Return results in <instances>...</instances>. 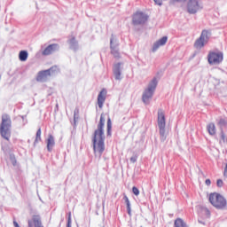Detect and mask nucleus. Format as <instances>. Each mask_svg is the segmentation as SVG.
Here are the masks:
<instances>
[{"instance_id":"obj_14","label":"nucleus","mask_w":227,"mask_h":227,"mask_svg":"<svg viewBox=\"0 0 227 227\" xmlns=\"http://www.w3.org/2000/svg\"><path fill=\"white\" fill-rule=\"evenodd\" d=\"M46 143L48 152H52V148H54V145H56V142L54 141V137L52 135H49Z\"/></svg>"},{"instance_id":"obj_10","label":"nucleus","mask_w":227,"mask_h":227,"mask_svg":"<svg viewBox=\"0 0 227 227\" xmlns=\"http://www.w3.org/2000/svg\"><path fill=\"white\" fill-rule=\"evenodd\" d=\"M107 97V90L106 89H102L98 96V106L99 109L104 107V102H106V98Z\"/></svg>"},{"instance_id":"obj_13","label":"nucleus","mask_w":227,"mask_h":227,"mask_svg":"<svg viewBox=\"0 0 227 227\" xmlns=\"http://www.w3.org/2000/svg\"><path fill=\"white\" fill-rule=\"evenodd\" d=\"M121 63H117L114 66V75L117 81H120L121 79Z\"/></svg>"},{"instance_id":"obj_9","label":"nucleus","mask_w":227,"mask_h":227,"mask_svg":"<svg viewBox=\"0 0 227 227\" xmlns=\"http://www.w3.org/2000/svg\"><path fill=\"white\" fill-rule=\"evenodd\" d=\"M148 20V15L145 14L142 12H137L133 14L132 22L134 26H139L145 24Z\"/></svg>"},{"instance_id":"obj_4","label":"nucleus","mask_w":227,"mask_h":227,"mask_svg":"<svg viewBox=\"0 0 227 227\" xmlns=\"http://www.w3.org/2000/svg\"><path fill=\"white\" fill-rule=\"evenodd\" d=\"M158 127L161 141H166V114L162 110L158 111Z\"/></svg>"},{"instance_id":"obj_19","label":"nucleus","mask_w":227,"mask_h":227,"mask_svg":"<svg viewBox=\"0 0 227 227\" xmlns=\"http://www.w3.org/2000/svg\"><path fill=\"white\" fill-rule=\"evenodd\" d=\"M175 227H187V224L184 223V220L177 218L175 221Z\"/></svg>"},{"instance_id":"obj_11","label":"nucleus","mask_w":227,"mask_h":227,"mask_svg":"<svg viewBox=\"0 0 227 227\" xmlns=\"http://www.w3.org/2000/svg\"><path fill=\"white\" fill-rule=\"evenodd\" d=\"M51 69H47V70L39 72L36 76V81H38L39 82H42L43 81H45V79H47L48 77H51Z\"/></svg>"},{"instance_id":"obj_33","label":"nucleus","mask_w":227,"mask_h":227,"mask_svg":"<svg viewBox=\"0 0 227 227\" xmlns=\"http://www.w3.org/2000/svg\"><path fill=\"white\" fill-rule=\"evenodd\" d=\"M176 1L177 3H184V1H187V0H175Z\"/></svg>"},{"instance_id":"obj_16","label":"nucleus","mask_w":227,"mask_h":227,"mask_svg":"<svg viewBox=\"0 0 227 227\" xmlns=\"http://www.w3.org/2000/svg\"><path fill=\"white\" fill-rule=\"evenodd\" d=\"M111 43V54H113L114 58L120 59V52L118 51V49L116 46H113V39L110 41Z\"/></svg>"},{"instance_id":"obj_31","label":"nucleus","mask_w":227,"mask_h":227,"mask_svg":"<svg viewBox=\"0 0 227 227\" xmlns=\"http://www.w3.org/2000/svg\"><path fill=\"white\" fill-rule=\"evenodd\" d=\"M12 164H13L14 166H17V160L12 159Z\"/></svg>"},{"instance_id":"obj_22","label":"nucleus","mask_w":227,"mask_h":227,"mask_svg":"<svg viewBox=\"0 0 227 227\" xmlns=\"http://www.w3.org/2000/svg\"><path fill=\"white\" fill-rule=\"evenodd\" d=\"M67 227H72V212L68 213V218H67Z\"/></svg>"},{"instance_id":"obj_25","label":"nucleus","mask_w":227,"mask_h":227,"mask_svg":"<svg viewBox=\"0 0 227 227\" xmlns=\"http://www.w3.org/2000/svg\"><path fill=\"white\" fill-rule=\"evenodd\" d=\"M124 200L126 203V207H129V205H130V200H129V197H127V195H124Z\"/></svg>"},{"instance_id":"obj_23","label":"nucleus","mask_w":227,"mask_h":227,"mask_svg":"<svg viewBox=\"0 0 227 227\" xmlns=\"http://www.w3.org/2000/svg\"><path fill=\"white\" fill-rule=\"evenodd\" d=\"M226 120L224 119H220L219 121H218V125H220V127H226Z\"/></svg>"},{"instance_id":"obj_32","label":"nucleus","mask_w":227,"mask_h":227,"mask_svg":"<svg viewBox=\"0 0 227 227\" xmlns=\"http://www.w3.org/2000/svg\"><path fill=\"white\" fill-rule=\"evenodd\" d=\"M13 225L15 226V227H20V226H19V223H17V222H13Z\"/></svg>"},{"instance_id":"obj_17","label":"nucleus","mask_w":227,"mask_h":227,"mask_svg":"<svg viewBox=\"0 0 227 227\" xmlns=\"http://www.w3.org/2000/svg\"><path fill=\"white\" fill-rule=\"evenodd\" d=\"M207 132L210 134V136L215 135V124L209 123L207 125Z\"/></svg>"},{"instance_id":"obj_27","label":"nucleus","mask_w":227,"mask_h":227,"mask_svg":"<svg viewBox=\"0 0 227 227\" xmlns=\"http://www.w3.org/2000/svg\"><path fill=\"white\" fill-rule=\"evenodd\" d=\"M155 4H158V6H162V0H153Z\"/></svg>"},{"instance_id":"obj_28","label":"nucleus","mask_w":227,"mask_h":227,"mask_svg":"<svg viewBox=\"0 0 227 227\" xmlns=\"http://www.w3.org/2000/svg\"><path fill=\"white\" fill-rule=\"evenodd\" d=\"M137 156H133V157L130 158V161L133 162V163L137 162Z\"/></svg>"},{"instance_id":"obj_29","label":"nucleus","mask_w":227,"mask_h":227,"mask_svg":"<svg viewBox=\"0 0 227 227\" xmlns=\"http://www.w3.org/2000/svg\"><path fill=\"white\" fill-rule=\"evenodd\" d=\"M127 210H128L129 215H131L130 204H129V206H127Z\"/></svg>"},{"instance_id":"obj_7","label":"nucleus","mask_w":227,"mask_h":227,"mask_svg":"<svg viewBox=\"0 0 227 227\" xmlns=\"http://www.w3.org/2000/svg\"><path fill=\"white\" fill-rule=\"evenodd\" d=\"M223 59V52L221 51H209L207 54V61L209 65H219Z\"/></svg>"},{"instance_id":"obj_1","label":"nucleus","mask_w":227,"mask_h":227,"mask_svg":"<svg viewBox=\"0 0 227 227\" xmlns=\"http://www.w3.org/2000/svg\"><path fill=\"white\" fill-rule=\"evenodd\" d=\"M106 123V118L104 117V114H101L99 123L98 124V129L94 132L92 143H93V150L96 157H102V153H104V150H106V136L104 135V125Z\"/></svg>"},{"instance_id":"obj_6","label":"nucleus","mask_w":227,"mask_h":227,"mask_svg":"<svg viewBox=\"0 0 227 227\" xmlns=\"http://www.w3.org/2000/svg\"><path fill=\"white\" fill-rule=\"evenodd\" d=\"M157 88V78H153L151 82L149 83L148 88L145 90L143 94V102L145 104H148L150 98L153 97V93L155 91V89Z\"/></svg>"},{"instance_id":"obj_5","label":"nucleus","mask_w":227,"mask_h":227,"mask_svg":"<svg viewBox=\"0 0 227 227\" xmlns=\"http://www.w3.org/2000/svg\"><path fill=\"white\" fill-rule=\"evenodd\" d=\"M210 35H212L210 30H202L200 36L194 43L195 49H203L205 44L208 43V41L210 40Z\"/></svg>"},{"instance_id":"obj_12","label":"nucleus","mask_w":227,"mask_h":227,"mask_svg":"<svg viewBox=\"0 0 227 227\" xmlns=\"http://www.w3.org/2000/svg\"><path fill=\"white\" fill-rule=\"evenodd\" d=\"M58 44H50L48 47L43 51V56H49L52 54V52H56L58 51Z\"/></svg>"},{"instance_id":"obj_8","label":"nucleus","mask_w":227,"mask_h":227,"mask_svg":"<svg viewBox=\"0 0 227 227\" xmlns=\"http://www.w3.org/2000/svg\"><path fill=\"white\" fill-rule=\"evenodd\" d=\"M203 8L201 0H189L187 4V10L189 13H197Z\"/></svg>"},{"instance_id":"obj_2","label":"nucleus","mask_w":227,"mask_h":227,"mask_svg":"<svg viewBox=\"0 0 227 227\" xmlns=\"http://www.w3.org/2000/svg\"><path fill=\"white\" fill-rule=\"evenodd\" d=\"M10 129H12V119H10V115H2L0 134L4 139H6V141H10V137H12V132L10 131Z\"/></svg>"},{"instance_id":"obj_30","label":"nucleus","mask_w":227,"mask_h":227,"mask_svg":"<svg viewBox=\"0 0 227 227\" xmlns=\"http://www.w3.org/2000/svg\"><path fill=\"white\" fill-rule=\"evenodd\" d=\"M205 184L206 185H210V184H212V181H210V179H206Z\"/></svg>"},{"instance_id":"obj_15","label":"nucleus","mask_w":227,"mask_h":227,"mask_svg":"<svg viewBox=\"0 0 227 227\" xmlns=\"http://www.w3.org/2000/svg\"><path fill=\"white\" fill-rule=\"evenodd\" d=\"M168 43V36H163L162 38H160V40H158L154 45H153V51H156L159 49V47L162 46V45H166V43Z\"/></svg>"},{"instance_id":"obj_24","label":"nucleus","mask_w":227,"mask_h":227,"mask_svg":"<svg viewBox=\"0 0 227 227\" xmlns=\"http://www.w3.org/2000/svg\"><path fill=\"white\" fill-rule=\"evenodd\" d=\"M132 192H133V194H135V196H137L139 194V189H137V187H136V186H133Z\"/></svg>"},{"instance_id":"obj_3","label":"nucleus","mask_w":227,"mask_h":227,"mask_svg":"<svg viewBox=\"0 0 227 227\" xmlns=\"http://www.w3.org/2000/svg\"><path fill=\"white\" fill-rule=\"evenodd\" d=\"M208 201L211 203L212 206L215 207V208H217L218 210H223V208H226V199L223 197V195L213 192L208 195Z\"/></svg>"},{"instance_id":"obj_26","label":"nucleus","mask_w":227,"mask_h":227,"mask_svg":"<svg viewBox=\"0 0 227 227\" xmlns=\"http://www.w3.org/2000/svg\"><path fill=\"white\" fill-rule=\"evenodd\" d=\"M223 180L222 179H218L217 181H216V185H217V187H223Z\"/></svg>"},{"instance_id":"obj_21","label":"nucleus","mask_w":227,"mask_h":227,"mask_svg":"<svg viewBox=\"0 0 227 227\" xmlns=\"http://www.w3.org/2000/svg\"><path fill=\"white\" fill-rule=\"evenodd\" d=\"M112 129H113V122L111 121V119L108 118V120H107V134H108V136H111Z\"/></svg>"},{"instance_id":"obj_18","label":"nucleus","mask_w":227,"mask_h":227,"mask_svg":"<svg viewBox=\"0 0 227 227\" xmlns=\"http://www.w3.org/2000/svg\"><path fill=\"white\" fill-rule=\"evenodd\" d=\"M20 61H27V51H21L19 54Z\"/></svg>"},{"instance_id":"obj_20","label":"nucleus","mask_w":227,"mask_h":227,"mask_svg":"<svg viewBox=\"0 0 227 227\" xmlns=\"http://www.w3.org/2000/svg\"><path fill=\"white\" fill-rule=\"evenodd\" d=\"M40 141H42V129L41 128H39L36 132L35 143H40Z\"/></svg>"}]
</instances>
